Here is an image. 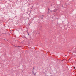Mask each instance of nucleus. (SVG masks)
Instances as JSON below:
<instances>
[{"label": "nucleus", "instance_id": "obj_1", "mask_svg": "<svg viewBox=\"0 0 76 76\" xmlns=\"http://www.w3.org/2000/svg\"><path fill=\"white\" fill-rule=\"evenodd\" d=\"M17 47H22L21 46H17Z\"/></svg>", "mask_w": 76, "mask_h": 76}, {"label": "nucleus", "instance_id": "obj_2", "mask_svg": "<svg viewBox=\"0 0 76 76\" xmlns=\"http://www.w3.org/2000/svg\"><path fill=\"white\" fill-rule=\"evenodd\" d=\"M74 69H75V67H74Z\"/></svg>", "mask_w": 76, "mask_h": 76}, {"label": "nucleus", "instance_id": "obj_3", "mask_svg": "<svg viewBox=\"0 0 76 76\" xmlns=\"http://www.w3.org/2000/svg\"><path fill=\"white\" fill-rule=\"evenodd\" d=\"M28 35H29V33H28Z\"/></svg>", "mask_w": 76, "mask_h": 76}, {"label": "nucleus", "instance_id": "obj_4", "mask_svg": "<svg viewBox=\"0 0 76 76\" xmlns=\"http://www.w3.org/2000/svg\"><path fill=\"white\" fill-rule=\"evenodd\" d=\"M33 69H34V67L33 68Z\"/></svg>", "mask_w": 76, "mask_h": 76}]
</instances>
